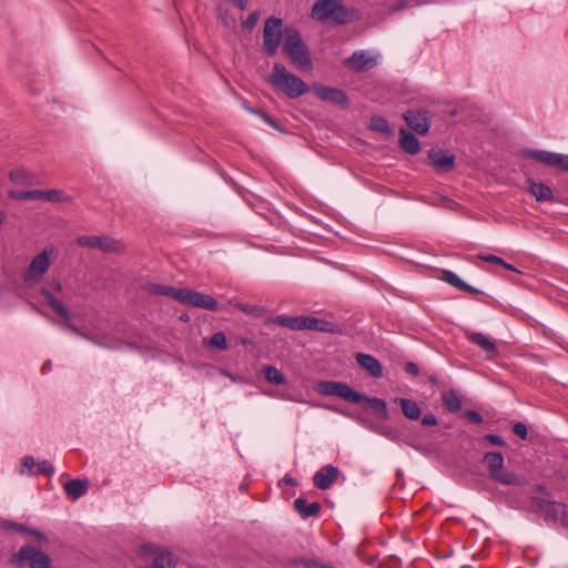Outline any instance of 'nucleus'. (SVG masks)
Segmentation results:
<instances>
[{
    "label": "nucleus",
    "instance_id": "4",
    "mask_svg": "<svg viewBox=\"0 0 568 568\" xmlns=\"http://www.w3.org/2000/svg\"><path fill=\"white\" fill-rule=\"evenodd\" d=\"M311 16L321 22L346 23L351 20L348 11L343 6V0H316Z\"/></svg>",
    "mask_w": 568,
    "mask_h": 568
},
{
    "label": "nucleus",
    "instance_id": "28",
    "mask_svg": "<svg viewBox=\"0 0 568 568\" xmlns=\"http://www.w3.org/2000/svg\"><path fill=\"white\" fill-rule=\"evenodd\" d=\"M442 278L459 291L471 293V294L479 293V291L477 288L465 283L457 274H455L452 271H444Z\"/></svg>",
    "mask_w": 568,
    "mask_h": 568
},
{
    "label": "nucleus",
    "instance_id": "36",
    "mask_svg": "<svg viewBox=\"0 0 568 568\" xmlns=\"http://www.w3.org/2000/svg\"><path fill=\"white\" fill-rule=\"evenodd\" d=\"M9 178L13 183L23 184L29 180V173L24 169H16L9 173Z\"/></svg>",
    "mask_w": 568,
    "mask_h": 568
},
{
    "label": "nucleus",
    "instance_id": "7",
    "mask_svg": "<svg viewBox=\"0 0 568 568\" xmlns=\"http://www.w3.org/2000/svg\"><path fill=\"white\" fill-rule=\"evenodd\" d=\"M283 21L276 17H270L264 22L263 28V50L268 55H274L280 47L284 30Z\"/></svg>",
    "mask_w": 568,
    "mask_h": 568
},
{
    "label": "nucleus",
    "instance_id": "9",
    "mask_svg": "<svg viewBox=\"0 0 568 568\" xmlns=\"http://www.w3.org/2000/svg\"><path fill=\"white\" fill-rule=\"evenodd\" d=\"M138 554L141 558L151 560L149 568H174L176 565L173 554L162 547L143 545Z\"/></svg>",
    "mask_w": 568,
    "mask_h": 568
},
{
    "label": "nucleus",
    "instance_id": "23",
    "mask_svg": "<svg viewBox=\"0 0 568 568\" xmlns=\"http://www.w3.org/2000/svg\"><path fill=\"white\" fill-rule=\"evenodd\" d=\"M89 488L88 480L72 479L63 485V489L68 497L75 500L87 494Z\"/></svg>",
    "mask_w": 568,
    "mask_h": 568
},
{
    "label": "nucleus",
    "instance_id": "31",
    "mask_svg": "<svg viewBox=\"0 0 568 568\" xmlns=\"http://www.w3.org/2000/svg\"><path fill=\"white\" fill-rule=\"evenodd\" d=\"M442 400L445 408L450 413L459 412L462 402L455 390L449 389L442 394Z\"/></svg>",
    "mask_w": 568,
    "mask_h": 568
},
{
    "label": "nucleus",
    "instance_id": "35",
    "mask_svg": "<svg viewBox=\"0 0 568 568\" xmlns=\"http://www.w3.org/2000/svg\"><path fill=\"white\" fill-rule=\"evenodd\" d=\"M369 128L376 132H381L387 135L390 134V129L387 121L379 115H374L371 118Z\"/></svg>",
    "mask_w": 568,
    "mask_h": 568
},
{
    "label": "nucleus",
    "instance_id": "39",
    "mask_svg": "<svg viewBox=\"0 0 568 568\" xmlns=\"http://www.w3.org/2000/svg\"><path fill=\"white\" fill-rule=\"evenodd\" d=\"M293 564L302 565L305 568H315V567L323 568V566H324V565L320 564L317 560L311 559V558H297V559L293 560Z\"/></svg>",
    "mask_w": 568,
    "mask_h": 568
},
{
    "label": "nucleus",
    "instance_id": "37",
    "mask_svg": "<svg viewBox=\"0 0 568 568\" xmlns=\"http://www.w3.org/2000/svg\"><path fill=\"white\" fill-rule=\"evenodd\" d=\"M54 473L52 464L48 460H41L37 463L34 474L51 476Z\"/></svg>",
    "mask_w": 568,
    "mask_h": 568
},
{
    "label": "nucleus",
    "instance_id": "43",
    "mask_svg": "<svg viewBox=\"0 0 568 568\" xmlns=\"http://www.w3.org/2000/svg\"><path fill=\"white\" fill-rule=\"evenodd\" d=\"M464 416L470 422V423H474L476 425H479L483 423V417L479 413L477 412H474V410H466L464 413Z\"/></svg>",
    "mask_w": 568,
    "mask_h": 568
},
{
    "label": "nucleus",
    "instance_id": "55",
    "mask_svg": "<svg viewBox=\"0 0 568 568\" xmlns=\"http://www.w3.org/2000/svg\"><path fill=\"white\" fill-rule=\"evenodd\" d=\"M503 267L507 268V270H510V271H515L517 272L516 267L511 264H508L505 262V264L501 265Z\"/></svg>",
    "mask_w": 568,
    "mask_h": 568
},
{
    "label": "nucleus",
    "instance_id": "20",
    "mask_svg": "<svg viewBox=\"0 0 568 568\" xmlns=\"http://www.w3.org/2000/svg\"><path fill=\"white\" fill-rule=\"evenodd\" d=\"M467 338L485 353H494L500 351L496 341L486 334L479 332H467Z\"/></svg>",
    "mask_w": 568,
    "mask_h": 568
},
{
    "label": "nucleus",
    "instance_id": "15",
    "mask_svg": "<svg viewBox=\"0 0 568 568\" xmlns=\"http://www.w3.org/2000/svg\"><path fill=\"white\" fill-rule=\"evenodd\" d=\"M313 91L315 95L322 101L331 102L332 104L347 108L348 98L347 95L339 89L328 88L324 85H314Z\"/></svg>",
    "mask_w": 568,
    "mask_h": 568
},
{
    "label": "nucleus",
    "instance_id": "48",
    "mask_svg": "<svg viewBox=\"0 0 568 568\" xmlns=\"http://www.w3.org/2000/svg\"><path fill=\"white\" fill-rule=\"evenodd\" d=\"M422 424L424 426H435L438 424V422H437V418L433 414H429V415H425L422 418Z\"/></svg>",
    "mask_w": 568,
    "mask_h": 568
},
{
    "label": "nucleus",
    "instance_id": "47",
    "mask_svg": "<svg viewBox=\"0 0 568 568\" xmlns=\"http://www.w3.org/2000/svg\"><path fill=\"white\" fill-rule=\"evenodd\" d=\"M37 466L36 460L31 456H26L22 460V468L28 469L30 473L34 474L33 468Z\"/></svg>",
    "mask_w": 568,
    "mask_h": 568
},
{
    "label": "nucleus",
    "instance_id": "19",
    "mask_svg": "<svg viewBox=\"0 0 568 568\" xmlns=\"http://www.w3.org/2000/svg\"><path fill=\"white\" fill-rule=\"evenodd\" d=\"M143 290L153 295L168 296L180 303L184 288L150 282L143 286Z\"/></svg>",
    "mask_w": 568,
    "mask_h": 568
},
{
    "label": "nucleus",
    "instance_id": "27",
    "mask_svg": "<svg viewBox=\"0 0 568 568\" xmlns=\"http://www.w3.org/2000/svg\"><path fill=\"white\" fill-rule=\"evenodd\" d=\"M362 403H366V407L369 408L378 418L383 420H387L389 418L385 400L377 397L369 398L365 396Z\"/></svg>",
    "mask_w": 568,
    "mask_h": 568
},
{
    "label": "nucleus",
    "instance_id": "3",
    "mask_svg": "<svg viewBox=\"0 0 568 568\" xmlns=\"http://www.w3.org/2000/svg\"><path fill=\"white\" fill-rule=\"evenodd\" d=\"M268 81L276 88L281 89L288 98L296 99L308 92L307 84L288 72L286 68L280 63L274 64Z\"/></svg>",
    "mask_w": 568,
    "mask_h": 568
},
{
    "label": "nucleus",
    "instance_id": "34",
    "mask_svg": "<svg viewBox=\"0 0 568 568\" xmlns=\"http://www.w3.org/2000/svg\"><path fill=\"white\" fill-rule=\"evenodd\" d=\"M264 376L270 384L283 385L286 382L284 375L273 366L264 367Z\"/></svg>",
    "mask_w": 568,
    "mask_h": 568
},
{
    "label": "nucleus",
    "instance_id": "40",
    "mask_svg": "<svg viewBox=\"0 0 568 568\" xmlns=\"http://www.w3.org/2000/svg\"><path fill=\"white\" fill-rule=\"evenodd\" d=\"M513 432H514L515 435H517L521 439H527V437H528L527 427L523 423L514 424Z\"/></svg>",
    "mask_w": 568,
    "mask_h": 568
},
{
    "label": "nucleus",
    "instance_id": "57",
    "mask_svg": "<svg viewBox=\"0 0 568 568\" xmlns=\"http://www.w3.org/2000/svg\"><path fill=\"white\" fill-rule=\"evenodd\" d=\"M51 367V361H47L42 366V372L49 369Z\"/></svg>",
    "mask_w": 568,
    "mask_h": 568
},
{
    "label": "nucleus",
    "instance_id": "24",
    "mask_svg": "<svg viewBox=\"0 0 568 568\" xmlns=\"http://www.w3.org/2000/svg\"><path fill=\"white\" fill-rule=\"evenodd\" d=\"M524 156L534 159L547 166L555 168L557 153L544 150H525Z\"/></svg>",
    "mask_w": 568,
    "mask_h": 568
},
{
    "label": "nucleus",
    "instance_id": "44",
    "mask_svg": "<svg viewBox=\"0 0 568 568\" xmlns=\"http://www.w3.org/2000/svg\"><path fill=\"white\" fill-rule=\"evenodd\" d=\"M559 509L555 510L557 514H559L560 521L565 527H568V506L566 505H559Z\"/></svg>",
    "mask_w": 568,
    "mask_h": 568
},
{
    "label": "nucleus",
    "instance_id": "46",
    "mask_svg": "<svg viewBox=\"0 0 568 568\" xmlns=\"http://www.w3.org/2000/svg\"><path fill=\"white\" fill-rule=\"evenodd\" d=\"M260 18V13L257 11H254L252 12L248 18L243 22V24L247 28V29H252L255 27L257 20Z\"/></svg>",
    "mask_w": 568,
    "mask_h": 568
},
{
    "label": "nucleus",
    "instance_id": "16",
    "mask_svg": "<svg viewBox=\"0 0 568 568\" xmlns=\"http://www.w3.org/2000/svg\"><path fill=\"white\" fill-rule=\"evenodd\" d=\"M339 470L333 465L322 467L313 476V484L318 489H328L333 483L337 479Z\"/></svg>",
    "mask_w": 568,
    "mask_h": 568
},
{
    "label": "nucleus",
    "instance_id": "22",
    "mask_svg": "<svg viewBox=\"0 0 568 568\" xmlns=\"http://www.w3.org/2000/svg\"><path fill=\"white\" fill-rule=\"evenodd\" d=\"M399 146L409 154H417L420 145L416 136L406 129L399 130Z\"/></svg>",
    "mask_w": 568,
    "mask_h": 568
},
{
    "label": "nucleus",
    "instance_id": "41",
    "mask_svg": "<svg viewBox=\"0 0 568 568\" xmlns=\"http://www.w3.org/2000/svg\"><path fill=\"white\" fill-rule=\"evenodd\" d=\"M483 440L496 445V446H505V440L499 436L495 434H487L483 437Z\"/></svg>",
    "mask_w": 568,
    "mask_h": 568
},
{
    "label": "nucleus",
    "instance_id": "14",
    "mask_svg": "<svg viewBox=\"0 0 568 568\" xmlns=\"http://www.w3.org/2000/svg\"><path fill=\"white\" fill-rule=\"evenodd\" d=\"M41 295L44 297L48 305L61 317L65 327L72 332L80 334L79 329L74 326L71 320V314L67 306L57 298L48 288H41Z\"/></svg>",
    "mask_w": 568,
    "mask_h": 568
},
{
    "label": "nucleus",
    "instance_id": "30",
    "mask_svg": "<svg viewBox=\"0 0 568 568\" xmlns=\"http://www.w3.org/2000/svg\"><path fill=\"white\" fill-rule=\"evenodd\" d=\"M529 192L538 202L551 201L554 197L552 190L539 182H529Z\"/></svg>",
    "mask_w": 568,
    "mask_h": 568
},
{
    "label": "nucleus",
    "instance_id": "11",
    "mask_svg": "<svg viewBox=\"0 0 568 568\" xmlns=\"http://www.w3.org/2000/svg\"><path fill=\"white\" fill-rule=\"evenodd\" d=\"M78 245L88 248H99L104 253H118L123 244L111 236L83 235L77 239Z\"/></svg>",
    "mask_w": 568,
    "mask_h": 568
},
{
    "label": "nucleus",
    "instance_id": "49",
    "mask_svg": "<svg viewBox=\"0 0 568 568\" xmlns=\"http://www.w3.org/2000/svg\"><path fill=\"white\" fill-rule=\"evenodd\" d=\"M405 371L412 375V376H417L418 375V366L413 363V362H408L405 366Z\"/></svg>",
    "mask_w": 568,
    "mask_h": 568
},
{
    "label": "nucleus",
    "instance_id": "29",
    "mask_svg": "<svg viewBox=\"0 0 568 568\" xmlns=\"http://www.w3.org/2000/svg\"><path fill=\"white\" fill-rule=\"evenodd\" d=\"M395 402L399 404L406 418L410 420L419 419L422 410L416 402L407 398H396Z\"/></svg>",
    "mask_w": 568,
    "mask_h": 568
},
{
    "label": "nucleus",
    "instance_id": "50",
    "mask_svg": "<svg viewBox=\"0 0 568 568\" xmlns=\"http://www.w3.org/2000/svg\"><path fill=\"white\" fill-rule=\"evenodd\" d=\"M407 7V2L405 0H399L397 1L393 8H392V12H397V11H400L403 9H405Z\"/></svg>",
    "mask_w": 568,
    "mask_h": 568
},
{
    "label": "nucleus",
    "instance_id": "25",
    "mask_svg": "<svg viewBox=\"0 0 568 568\" xmlns=\"http://www.w3.org/2000/svg\"><path fill=\"white\" fill-rule=\"evenodd\" d=\"M489 476L493 480L501 485L519 486L523 483L518 475L505 469L504 466H501V468L498 470H495Z\"/></svg>",
    "mask_w": 568,
    "mask_h": 568
},
{
    "label": "nucleus",
    "instance_id": "32",
    "mask_svg": "<svg viewBox=\"0 0 568 568\" xmlns=\"http://www.w3.org/2000/svg\"><path fill=\"white\" fill-rule=\"evenodd\" d=\"M483 463L487 466L490 475L504 466V456L499 452H488L484 455Z\"/></svg>",
    "mask_w": 568,
    "mask_h": 568
},
{
    "label": "nucleus",
    "instance_id": "18",
    "mask_svg": "<svg viewBox=\"0 0 568 568\" xmlns=\"http://www.w3.org/2000/svg\"><path fill=\"white\" fill-rule=\"evenodd\" d=\"M428 160L437 171H450L455 165V156L443 150H430Z\"/></svg>",
    "mask_w": 568,
    "mask_h": 568
},
{
    "label": "nucleus",
    "instance_id": "2",
    "mask_svg": "<svg viewBox=\"0 0 568 568\" xmlns=\"http://www.w3.org/2000/svg\"><path fill=\"white\" fill-rule=\"evenodd\" d=\"M283 51L298 69H312L310 51L296 29H284Z\"/></svg>",
    "mask_w": 568,
    "mask_h": 568
},
{
    "label": "nucleus",
    "instance_id": "6",
    "mask_svg": "<svg viewBox=\"0 0 568 568\" xmlns=\"http://www.w3.org/2000/svg\"><path fill=\"white\" fill-rule=\"evenodd\" d=\"M317 392L325 396H336L344 400L358 404L365 398V395L354 390L349 385L341 382L326 381L321 382L317 386Z\"/></svg>",
    "mask_w": 568,
    "mask_h": 568
},
{
    "label": "nucleus",
    "instance_id": "54",
    "mask_svg": "<svg viewBox=\"0 0 568 568\" xmlns=\"http://www.w3.org/2000/svg\"><path fill=\"white\" fill-rule=\"evenodd\" d=\"M286 484H287V485H291V486H296V485H297V481H296V479H295V478H293V477H288V478H286Z\"/></svg>",
    "mask_w": 568,
    "mask_h": 568
},
{
    "label": "nucleus",
    "instance_id": "5",
    "mask_svg": "<svg viewBox=\"0 0 568 568\" xmlns=\"http://www.w3.org/2000/svg\"><path fill=\"white\" fill-rule=\"evenodd\" d=\"M54 256L55 250L53 247L44 248L37 254L23 274V282L28 285L39 283L50 268Z\"/></svg>",
    "mask_w": 568,
    "mask_h": 568
},
{
    "label": "nucleus",
    "instance_id": "1",
    "mask_svg": "<svg viewBox=\"0 0 568 568\" xmlns=\"http://www.w3.org/2000/svg\"><path fill=\"white\" fill-rule=\"evenodd\" d=\"M272 323L287 327L293 331H317L327 333H341L342 327L337 323L316 316H288L277 315L272 318Z\"/></svg>",
    "mask_w": 568,
    "mask_h": 568
},
{
    "label": "nucleus",
    "instance_id": "52",
    "mask_svg": "<svg viewBox=\"0 0 568 568\" xmlns=\"http://www.w3.org/2000/svg\"><path fill=\"white\" fill-rule=\"evenodd\" d=\"M232 3L237 6L241 10L246 9L248 0H230Z\"/></svg>",
    "mask_w": 568,
    "mask_h": 568
},
{
    "label": "nucleus",
    "instance_id": "17",
    "mask_svg": "<svg viewBox=\"0 0 568 568\" xmlns=\"http://www.w3.org/2000/svg\"><path fill=\"white\" fill-rule=\"evenodd\" d=\"M404 119L417 134L425 135L428 133L430 122L426 112L407 111L404 113Z\"/></svg>",
    "mask_w": 568,
    "mask_h": 568
},
{
    "label": "nucleus",
    "instance_id": "13",
    "mask_svg": "<svg viewBox=\"0 0 568 568\" xmlns=\"http://www.w3.org/2000/svg\"><path fill=\"white\" fill-rule=\"evenodd\" d=\"M345 64L355 72H365L377 64V55L371 51L357 50L345 60Z\"/></svg>",
    "mask_w": 568,
    "mask_h": 568
},
{
    "label": "nucleus",
    "instance_id": "38",
    "mask_svg": "<svg viewBox=\"0 0 568 568\" xmlns=\"http://www.w3.org/2000/svg\"><path fill=\"white\" fill-rule=\"evenodd\" d=\"M230 304L234 305L236 308H239L245 314H255L258 312V307L254 305L235 302L233 300L230 301Z\"/></svg>",
    "mask_w": 568,
    "mask_h": 568
},
{
    "label": "nucleus",
    "instance_id": "33",
    "mask_svg": "<svg viewBox=\"0 0 568 568\" xmlns=\"http://www.w3.org/2000/svg\"><path fill=\"white\" fill-rule=\"evenodd\" d=\"M204 344L211 349L219 352H225L229 349L227 337L223 332H217L209 339H204Z\"/></svg>",
    "mask_w": 568,
    "mask_h": 568
},
{
    "label": "nucleus",
    "instance_id": "58",
    "mask_svg": "<svg viewBox=\"0 0 568 568\" xmlns=\"http://www.w3.org/2000/svg\"><path fill=\"white\" fill-rule=\"evenodd\" d=\"M54 290H55V291H58V292H61V290H62V285H61V283H60V282H55V283H54Z\"/></svg>",
    "mask_w": 568,
    "mask_h": 568
},
{
    "label": "nucleus",
    "instance_id": "45",
    "mask_svg": "<svg viewBox=\"0 0 568 568\" xmlns=\"http://www.w3.org/2000/svg\"><path fill=\"white\" fill-rule=\"evenodd\" d=\"M478 257L480 260H483V261H486V262H489V263H494V264H497V265L505 264V261L501 257L497 256V255H491V254L484 255V254H480V255H478Z\"/></svg>",
    "mask_w": 568,
    "mask_h": 568
},
{
    "label": "nucleus",
    "instance_id": "10",
    "mask_svg": "<svg viewBox=\"0 0 568 568\" xmlns=\"http://www.w3.org/2000/svg\"><path fill=\"white\" fill-rule=\"evenodd\" d=\"M10 197L14 200H43L51 203H61V202H70L71 197L65 195L60 190H34V191H10Z\"/></svg>",
    "mask_w": 568,
    "mask_h": 568
},
{
    "label": "nucleus",
    "instance_id": "21",
    "mask_svg": "<svg viewBox=\"0 0 568 568\" xmlns=\"http://www.w3.org/2000/svg\"><path fill=\"white\" fill-rule=\"evenodd\" d=\"M321 504L317 501L308 504L305 498H296L294 500V509L300 514L302 518L315 517L321 511Z\"/></svg>",
    "mask_w": 568,
    "mask_h": 568
},
{
    "label": "nucleus",
    "instance_id": "12",
    "mask_svg": "<svg viewBox=\"0 0 568 568\" xmlns=\"http://www.w3.org/2000/svg\"><path fill=\"white\" fill-rule=\"evenodd\" d=\"M180 303L186 306L197 307L212 312L219 310V303L214 297L189 288L183 290Z\"/></svg>",
    "mask_w": 568,
    "mask_h": 568
},
{
    "label": "nucleus",
    "instance_id": "56",
    "mask_svg": "<svg viewBox=\"0 0 568 568\" xmlns=\"http://www.w3.org/2000/svg\"><path fill=\"white\" fill-rule=\"evenodd\" d=\"M262 116L265 120V122H267L268 124L274 126V122H273V120L268 115L263 114Z\"/></svg>",
    "mask_w": 568,
    "mask_h": 568
},
{
    "label": "nucleus",
    "instance_id": "53",
    "mask_svg": "<svg viewBox=\"0 0 568 568\" xmlns=\"http://www.w3.org/2000/svg\"><path fill=\"white\" fill-rule=\"evenodd\" d=\"M538 506H539L540 508H542L544 506H551V507H554V504H550V503H548V501H545V500L538 499Z\"/></svg>",
    "mask_w": 568,
    "mask_h": 568
},
{
    "label": "nucleus",
    "instance_id": "42",
    "mask_svg": "<svg viewBox=\"0 0 568 568\" xmlns=\"http://www.w3.org/2000/svg\"><path fill=\"white\" fill-rule=\"evenodd\" d=\"M555 168L568 172V155L557 153Z\"/></svg>",
    "mask_w": 568,
    "mask_h": 568
},
{
    "label": "nucleus",
    "instance_id": "51",
    "mask_svg": "<svg viewBox=\"0 0 568 568\" xmlns=\"http://www.w3.org/2000/svg\"><path fill=\"white\" fill-rule=\"evenodd\" d=\"M232 342H234V344L252 345V341L247 337H234Z\"/></svg>",
    "mask_w": 568,
    "mask_h": 568
},
{
    "label": "nucleus",
    "instance_id": "8",
    "mask_svg": "<svg viewBox=\"0 0 568 568\" xmlns=\"http://www.w3.org/2000/svg\"><path fill=\"white\" fill-rule=\"evenodd\" d=\"M28 560L30 568H51V558L43 551L36 549L33 546L27 545L12 555L10 564L22 566L23 561Z\"/></svg>",
    "mask_w": 568,
    "mask_h": 568
},
{
    "label": "nucleus",
    "instance_id": "59",
    "mask_svg": "<svg viewBox=\"0 0 568 568\" xmlns=\"http://www.w3.org/2000/svg\"><path fill=\"white\" fill-rule=\"evenodd\" d=\"M247 110H248L250 112L256 113V111H254L253 109H248V108H247Z\"/></svg>",
    "mask_w": 568,
    "mask_h": 568
},
{
    "label": "nucleus",
    "instance_id": "26",
    "mask_svg": "<svg viewBox=\"0 0 568 568\" xmlns=\"http://www.w3.org/2000/svg\"><path fill=\"white\" fill-rule=\"evenodd\" d=\"M356 361L372 377L383 376V366L376 357H356Z\"/></svg>",
    "mask_w": 568,
    "mask_h": 568
}]
</instances>
